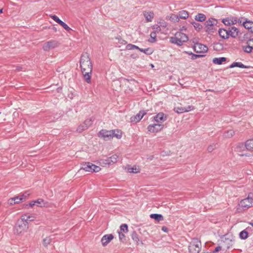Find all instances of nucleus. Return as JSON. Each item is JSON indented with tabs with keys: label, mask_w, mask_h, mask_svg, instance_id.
<instances>
[{
	"label": "nucleus",
	"mask_w": 253,
	"mask_h": 253,
	"mask_svg": "<svg viewBox=\"0 0 253 253\" xmlns=\"http://www.w3.org/2000/svg\"><path fill=\"white\" fill-rule=\"evenodd\" d=\"M35 205L39 207H47L48 206V203L47 202L44 201L42 199H38L35 201Z\"/></svg>",
	"instance_id": "nucleus-18"
},
{
	"label": "nucleus",
	"mask_w": 253,
	"mask_h": 253,
	"mask_svg": "<svg viewBox=\"0 0 253 253\" xmlns=\"http://www.w3.org/2000/svg\"><path fill=\"white\" fill-rule=\"evenodd\" d=\"M81 169L88 172H98L100 170L101 168L90 162H85L82 165Z\"/></svg>",
	"instance_id": "nucleus-7"
},
{
	"label": "nucleus",
	"mask_w": 253,
	"mask_h": 253,
	"mask_svg": "<svg viewBox=\"0 0 253 253\" xmlns=\"http://www.w3.org/2000/svg\"><path fill=\"white\" fill-rule=\"evenodd\" d=\"M92 120L91 119H88L85 120L84 121L83 124H84V125L85 126H86V128L87 129L88 128V127L92 125Z\"/></svg>",
	"instance_id": "nucleus-42"
},
{
	"label": "nucleus",
	"mask_w": 253,
	"mask_h": 253,
	"mask_svg": "<svg viewBox=\"0 0 253 253\" xmlns=\"http://www.w3.org/2000/svg\"><path fill=\"white\" fill-rule=\"evenodd\" d=\"M140 51L144 53L146 55H151L153 52V50L150 48H141L138 49Z\"/></svg>",
	"instance_id": "nucleus-32"
},
{
	"label": "nucleus",
	"mask_w": 253,
	"mask_h": 253,
	"mask_svg": "<svg viewBox=\"0 0 253 253\" xmlns=\"http://www.w3.org/2000/svg\"><path fill=\"white\" fill-rule=\"evenodd\" d=\"M234 134V131L232 129H230L224 132L223 136L226 138H230Z\"/></svg>",
	"instance_id": "nucleus-36"
},
{
	"label": "nucleus",
	"mask_w": 253,
	"mask_h": 253,
	"mask_svg": "<svg viewBox=\"0 0 253 253\" xmlns=\"http://www.w3.org/2000/svg\"><path fill=\"white\" fill-rule=\"evenodd\" d=\"M86 129H87L86 126H85L84 124H83L78 127L77 129V131L80 133Z\"/></svg>",
	"instance_id": "nucleus-41"
},
{
	"label": "nucleus",
	"mask_w": 253,
	"mask_h": 253,
	"mask_svg": "<svg viewBox=\"0 0 253 253\" xmlns=\"http://www.w3.org/2000/svg\"><path fill=\"white\" fill-rule=\"evenodd\" d=\"M228 236L227 235L225 236V237L224 239L223 240V242L227 245L226 248L227 249H229L230 247H232L233 245V238L231 239L228 237H227Z\"/></svg>",
	"instance_id": "nucleus-19"
},
{
	"label": "nucleus",
	"mask_w": 253,
	"mask_h": 253,
	"mask_svg": "<svg viewBox=\"0 0 253 253\" xmlns=\"http://www.w3.org/2000/svg\"><path fill=\"white\" fill-rule=\"evenodd\" d=\"M51 242V239L49 237H46L43 240V244L44 246H47Z\"/></svg>",
	"instance_id": "nucleus-47"
},
{
	"label": "nucleus",
	"mask_w": 253,
	"mask_h": 253,
	"mask_svg": "<svg viewBox=\"0 0 253 253\" xmlns=\"http://www.w3.org/2000/svg\"><path fill=\"white\" fill-rule=\"evenodd\" d=\"M150 39L149 40V42H156V34L155 32H152L150 34Z\"/></svg>",
	"instance_id": "nucleus-43"
},
{
	"label": "nucleus",
	"mask_w": 253,
	"mask_h": 253,
	"mask_svg": "<svg viewBox=\"0 0 253 253\" xmlns=\"http://www.w3.org/2000/svg\"><path fill=\"white\" fill-rule=\"evenodd\" d=\"M186 30V28L185 27H182V28H181V31H183V30Z\"/></svg>",
	"instance_id": "nucleus-60"
},
{
	"label": "nucleus",
	"mask_w": 253,
	"mask_h": 253,
	"mask_svg": "<svg viewBox=\"0 0 253 253\" xmlns=\"http://www.w3.org/2000/svg\"><path fill=\"white\" fill-rule=\"evenodd\" d=\"M2 12V9H0V13Z\"/></svg>",
	"instance_id": "nucleus-63"
},
{
	"label": "nucleus",
	"mask_w": 253,
	"mask_h": 253,
	"mask_svg": "<svg viewBox=\"0 0 253 253\" xmlns=\"http://www.w3.org/2000/svg\"><path fill=\"white\" fill-rule=\"evenodd\" d=\"M80 67L85 81L91 83V75L92 71V64L87 53L83 54L80 59Z\"/></svg>",
	"instance_id": "nucleus-1"
},
{
	"label": "nucleus",
	"mask_w": 253,
	"mask_h": 253,
	"mask_svg": "<svg viewBox=\"0 0 253 253\" xmlns=\"http://www.w3.org/2000/svg\"><path fill=\"white\" fill-rule=\"evenodd\" d=\"M244 27L248 29L251 33H253V22L250 20H246L243 22Z\"/></svg>",
	"instance_id": "nucleus-17"
},
{
	"label": "nucleus",
	"mask_w": 253,
	"mask_h": 253,
	"mask_svg": "<svg viewBox=\"0 0 253 253\" xmlns=\"http://www.w3.org/2000/svg\"><path fill=\"white\" fill-rule=\"evenodd\" d=\"M67 31L69 32L72 29L65 23H63L61 25Z\"/></svg>",
	"instance_id": "nucleus-51"
},
{
	"label": "nucleus",
	"mask_w": 253,
	"mask_h": 253,
	"mask_svg": "<svg viewBox=\"0 0 253 253\" xmlns=\"http://www.w3.org/2000/svg\"><path fill=\"white\" fill-rule=\"evenodd\" d=\"M194 49V51L197 53H205L208 50L207 46L200 43L195 44Z\"/></svg>",
	"instance_id": "nucleus-11"
},
{
	"label": "nucleus",
	"mask_w": 253,
	"mask_h": 253,
	"mask_svg": "<svg viewBox=\"0 0 253 253\" xmlns=\"http://www.w3.org/2000/svg\"><path fill=\"white\" fill-rule=\"evenodd\" d=\"M126 48L128 50H133V49H139V47L135 45L129 43L126 45Z\"/></svg>",
	"instance_id": "nucleus-40"
},
{
	"label": "nucleus",
	"mask_w": 253,
	"mask_h": 253,
	"mask_svg": "<svg viewBox=\"0 0 253 253\" xmlns=\"http://www.w3.org/2000/svg\"><path fill=\"white\" fill-rule=\"evenodd\" d=\"M218 34L220 37L223 39H228L227 31L224 29H219L218 30Z\"/></svg>",
	"instance_id": "nucleus-20"
},
{
	"label": "nucleus",
	"mask_w": 253,
	"mask_h": 253,
	"mask_svg": "<svg viewBox=\"0 0 253 253\" xmlns=\"http://www.w3.org/2000/svg\"><path fill=\"white\" fill-rule=\"evenodd\" d=\"M217 23V20L214 18H210L205 23V30L209 34H211L215 30V26Z\"/></svg>",
	"instance_id": "nucleus-5"
},
{
	"label": "nucleus",
	"mask_w": 253,
	"mask_h": 253,
	"mask_svg": "<svg viewBox=\"0 0 253 253\" xmlns=\"http://www.w3.org/2000/svg\"><path fill=\"white\" fill-rule=\"evenodd\" d=\"M226 60V58L225 57L214 58L213 59L212 62L214 64L221 65Z\"/></svg>",
	"instance_id": "nucleus-28"
},
{
	"label": "nucleus",
	"mask_w": 253,
	"mask_h": 253,
	"mask_svg": "<svg viewBox=\"0 0 253 253\" xmlns=\"http://www.w3.org/2000/svg\"><path fill=\"white\" fill-rule=\"evenodd\" d=\"M252 207H253V194L250 193L247 198L240 201L237 207L236 211L238 212H241Z\"/></svg>",
	"instance_id": "nucleus-2"
},
{
	"label": "nucleus",
	"mask_w": 253,
	"mask_h": 253,
	"mask_svg": "<svg viewBox=\"0 0 253 253\" xmlns=\"http://www.w3.org/2000/svg\"><path fill=\"white\" fill-rule=\"evenodd\" d=\"M126 169H127V172L129 173H136L139 172V169L138 168H137L136 167H131L130 166H127Z\"/></svg>",
	"instance_id": "nucleus-29"
},
{
	"label": "nucleus",
	"mask_w": 253,
	"mask_h": 253,
	"mask_svg": "<svg viewBox=\"0 0 253 253\" xmlns=\"http://www.w3.org/2000/svg\"><path fill=\"white\" fill-rule=\"evenodd\" d=\"M22 218H24L25 221L29 223V221L34 220V216L32 215L24 214L21 216Z\"/></svg>",
	"instance_id": "nucleus-33"
},
{
	"label": "nucleus",
	"mask_w": 253,
	"mask_h": 253,
	"mask_svg": "<svg viewBox=\"0 0 253 253\" xmlns=\"http://www.w3.org/2000/svg\"><path fill=\"white\" fill-rule=\"evenodd\" d=\"M194 109L193 106H188L187 107H175L174 110L178 114L189 112Z\"/></svg>",
	"instance_id": "nucleus-14"
},
{
	"label": "nucleus",
	"mask_w": 253,
	"mask_h": 253,
	"mask_svg": "<svg viewBox=\"0 0 253 253\" xmlns=\"http://www.w3.org/2000/svg\"><path fill=\"white\" fill-rule=\"evenodd\" d=\"M28 222L25 221L24 218L18 219L15 226V232L18 234H21L26 231L28 228Z\"/></svg>",
	"instance_id": "nucleus-4"
},
{
	"label": "nucleus",
	"mask_w": 253,
	"mask_h": 253,
	"mask_svg": "<svg viewBox=\"0 0 253 253\" xmlns=\"http://www.w3.org/2000/svg\"><path fill=\"white\" fill-rule=\"evenodd\" d=\"M247 42H249L250 43L251 42H253V38L249 39Z\"/></svg>",
	"instance_id": "nucleus-61"
},
{
	"label": "nucleus",
	"mask_w": 253,
	"mask_h": 253,
	"mask_svg": "<svg viewBox=\"0 0 253 253\" xmlns=\"http://www.w3.org/2000/svg\"><path fill=\"white\" fill-rule=\"evenodd\" d=\"M113 132L111 130L102 129L99 132L98 136L99 137L103 138L105 140H108L112 138Z\"/></svg>",
	"instance_id": "nucleus-10"
},
{
	"label": "nucleus",
	"mask_w": 253,
	"mask_h": 253,
	"mask_svg": "<svg viewBox=\"0 0 253 253\" xmlns=\"http://www.w3.org/2000/svg\"><path fill=\"white\" fill-rule=\"evenodd\" d=\"M163 127V125L157 123L149 125L147 129L150 132L156 133L161 131Z\"/></svg>",
	"instance_id": "nucleus-9"
},
{
	"label": "nucleus",
	"mask_w": 253,
	"mask_h": 253,
	"mask_svg": "<svg viewBox=\"0 0 253 253\" xmlns=\"http://www.w3.org/2000/svg\"><path fill=\"white\" fill-rule=\"evenodd\" d=\"M26 199V196L24 194H22L21 195L16 196L13 198H10L8 200V202L10 205H13L15 204H19L22 201L25 200Z\"/></svg>",
	"instance_id": "nucleus-12"
},
{
	"label": "nucleus",
	"mask_w": 253,
	"mask_h": 253,
	"mask_svg": "<svg viewBox=\"0 0 253 253\" xmlns=\"http://www.w3.org/2000/svg\"><path fill=\"white\" fill-rule=\"evenodd\" d=\"M111 132H113L112 138L114 137H116V138L120 139L122 136V132L119 129L111 130Z\"/></svg>",
	"instance_id": "nucleus-24"
},
{
	"label": "nucleus",
	"mask_w": 253,
	"mask_h": 253,
	"mask_svg": "<svg viewBox=\"0 0 253 253\" xmlns=\"http://www.w3.org/2000/svg\"><path fill=\"white\" fill-rule=\"evenodd\" d=\"M145 114H146V112L145 111H140L136 115L131 117L130 121L131 122H138L141 120Z\"/></svg>",
	"instance_id": "nucleus-15"
},
{
	"label": "nucleus",
	"mask_w": 253,
	"mask_h": 253,
	"mask_svg": "<svg viewBox=\"0 0 253 253\" xmlns=\"http://www.w3.org/2000/svg\"><path fill=\"white\" fill-rule=\"evenodd\" d=\"M239 30L235 27L231 28L230 37L232 38H236L238 36Z\"/></svg>",
	"instance_id": "nucleus-27"
},
{
	"label": "nucleus",
	"mask_w": 253,
	"mask_h": 253,
	"mask_svg": "<svg viewBox=\"0 0 253 253\" xmlns=\"http://www.w3.org/2000/svg\"><path fill=\"white\" fill-rule=\"evenodd\" d=\"M114 236L112 234H106L104 235L101 240V242L103 246H107L111 241L113 239Z\"/></svg>",
	"instance_id": "nucleus-13"
},
{
	"label": "nucleus",
	"mask_w": 253,
	"mask_h": 253,
	"mask_svg": "<svg viewBox=\"0 0 253 253\" xmlns=\"http://www.w3.org/2000/svg\"><path fill=\"white\" fill-rule=\"evenodd\" d=\"M151 67H154L153 64H151Z\"/></svg>",
	"instance_id": "nucleus-64"
},
{
	"label": "nucleus",
	"mask_w": 253,
	"mask_h": 253,
	"mask_svg": "<svg viewBox=\"0 0 253 253\" xmlns=\"http://www.w3.org/2000/svg\"><path fill=\"white\" fill-rule=\"evenodd\" d=\"M216 143H213L211 145L209 146L207 148V150L209 152H212L216 148Z\"/></svg>",
	"instance_id": "nucleus-46"
},
{
	"label": "nucleus",
	"mask_w": 253,
	"mask_h": 253,
	"mask_svg": "<svg viewBox=\"0 0 253 253\" xmlns=\"http://www.w3.org/2000/svg\"><path fill=\"white\" fill-rule=\"evenodd\" d=\"M189 14L187 11L182 10L180 11L178 13V17L181 19H185L188 17Z\"/></svg>",
	"instance_id": "nucleus-25"
},
{
	"label": "nucleus",
	"mask_w": 253,
	"mask_h": 253,
	"mask_svg": "<svg viewBox=\"0 0 253 253\" xmlns=\"http://www.w3.org/2000/svg\"><path fill=\"white\" fill-rule=\"evenodd\" d=\"M35 201H31L29 204H27L26 205V207L29 206L31 207H33L34 205H35Z\"/></svg>",
	"instance_id": "nucleus-54"
},
{
	"label": "nucleus",
	"mask_w": 253,
	"mask_h": 253,
	"mask_svg": "<svg viewBox=\"0 0 253 253\" xmlns=\"http://www.w3.org/2000/svg\"><path fill=\"white\" fill-rule=\"evenodd\" d=\"M144 15L147 21H151L153 17V13L150 12L149 14H145Z\"/></svg>",
	"instance_id": "nucleus-48"
},
{
	"label": "nucleus",
	"mask_w": 253,
	"mask_h": 253,
	"mask_svg": "<svg viewBox=\"0 0 253 253\" xmlns=\"http://www.w3.org/2000/svg\"><path fill=\"white\" fill-rule=\"evenodd\" d=\"M120 42L121 43L123 44H126V42L124 40H122V39H121L120 40Z\"/></svg>",
	"instance_id": "nucleus-56"
},
{
	"label": "nucleus",
	"mask_w": 253,
	"mask_h": 253,
	"mask_svg": "<svg viewBox=\"0 0 253 253\" xmlns=\"http://www.w3.org/2000/svg\"><path fill=\"white\" fill-rule=\"evenodd\" d=\"M63 23H64V22L60 19V20L57 23H58L59 25H60L61 26Z\"/></svg>",
	"instance_id": "nucleus-59"
},
{
	"label": "nucleus",
	"mask_w": 253,
	"mask_h": 253,
	"mask_svg": "<svg viewBox=\"0 0 253 253\" xmlns=\"http://www.w3.org/2000/svg\"><path fill=\"white\" fill-rule=\"evenodd\" d=\"M195 19L199 22H203L206 20V16L204 14L198 13L195 17Z\"/></svg>",
	"instance_id": "nucleus-26"
},
{
	"label": "nucleus",
	"mask_w": 253,
	"mask_h": 253,
	"mask_svg": "<svg viewBox=\"0 0 253 253\" xmlns=\"http://www.w3.org/2000/svg\"><path fill=\"white\" fill-rule=\"evenodd\" d=\"M221 249V247H220V246H217L216 247L215 249L213 250V252L212 253H217L218 252H219V251H220Z\"/></svg>",
	"instance_id": "nucleus-53"
},
{
	"label": "nucleus",
	"mask_w": 253,
	"mask_h": 253,
	"mask_svg": "<svg viewBox=\"0 0 253 253\" xmlns=\"http://www.w3.org/2000/svg\"><path fill=\"white\" fill-rule=\"evenodd\" d=\"M169 20L173 22H178L179 18L177 14H171L169 16Z\"/></svg>",
	"instance_id": "nucleus-34"
},
{
	"label": "nucleus",
	"mask_w": 253,
	"mask_h": 253,
	"mask_svg": "<svg viewBox=\"0 0 253 253\" xmlns=\"http://www.w3.org/2000/svg\"><path fill=\"white\" fill-rule=\"evenodd\" d=\"M240 237L242 239H246L248 237V233L246 230H243L240 233Z\"/></svg>",
	"instance_id": "nucleus-38"
},
{
	"label": "nucleus",
	"mask_w": 253,
	"mask_h": 253,
	"mask_svg": "<svg viewBox=\"0 0 253 253\" xmlns=\"http://www.w3.org/2000/svg\"><path fill=\"white\" fill-rule=\"evenodd\" d=\"M245 147L247 150L253 151V138L246 141Z\"/></svg>",
	"instance_id": "nucleus-22"
},
{
	"label": "nucleus",
	"mask_w": 253,
	"mask_h": 253,
	"mask_svg": "<svg viewBox=\"0 0 253 253\" xmlns=\"http://www.w3.org/2000/svg\"><path fill=\"white\" fill-rule=\"evenodd\" d=\"M191 24L193 26L195 30H196L198 31H200L203 28L202 25L197 22H192Z\"/></svg>",
	"instance_id": "nucleus-35"
},
{
	"label": "nucleus",
	"mask_w": 253,
	"mask_h": 253,
	"mask_svg": "<svg viewBox=\"0 0 253 253\" xmlns=\"http://www.w3.org/2000/svg\"><path fill=\"white\" fill-rule=\"evenodd\" d=\"M226 31H227V34H228V38H229V37H230V32H231V28H229V29L228 30H226Z\"/></svg>",
	"instance_id": "nucleus-57"
},
{
	"label": "nucleus",
	"mask_w": 253,
	"mask_h": 253,
	"mask_svg": "<svg viewBox=\"0 0 253 253\" xmlns=\"http://www.w3.org/2000/svg\"><path fill=\"white\" fill-rule=\"evenodd\" d=\"M153 28L155 30V32H159L161 31V29L159 25L156 24L153 26Z\"/></svg>",
	"instance_id": "nucleus-49"
},
{
	"label": "nucleus",
	"mask_w": 253,
	"mask_h": 253,
	"mask_svg": "<svg viewBox=\"0 0 253 253\" xmlns=\"http://www.w3.org/2000/svg\"><path fill=\"white\" fill-rule=\"evenodd\" d=\"M127 228H128V226H127V224H123L120 226V231L121 232H122V231L124 232L125 233L127 232L128 231Z\"/></svg>",
	"instance_id": "nucleus-44"
},
{
	"label": "nucleus",
	"mask_w": 253,
	"mask_h": 253,
	"mask_svg": "<svg viewBox=\"0 0 253 253\" xmlns=\"http://www.w3.org/2000/svg\"><path fill=\"white\" fill-rule=\"evenodd\" d=\"M162 230L165 232L168 231V228L166 226L162 227Z\"/></svg>",
	"instance_id": "nucleus-58"
},
{
	"label": "nucleus",
	"mask_w": 253,
	"mask_h": 253,
	"mask_svg": "<svg viewBox=\"0 0 253 253\" xmlns=\"http://www.w3.org/2000/svg\"><path fill=\"white\" fill-rule=\"evenodd\" d=\"M109 158L111 164H114L117 162L118 156L116 154H114L111 156V157H109Z\"/></svg>",
	"instance_id": "nucleus-39"
},
{
	"label": "nucleus",
	"mask_w": 253,
	"mask_h": 253,
	"mask_svg": "<svg viewBox=\"0 0 253 253\" xmlns=\"http://www.w3.org/2000/svg\"><path fill=\"white\" fill-rule=\"evenodd\" d=\"M21 69H22V68H21V67H19V68H17L16 69V70H21Z\"/></svg>",
	"instance_id": "nucleus-62"
},
{
	"label": "nucleus",
	"mask_w": 253,
	"mask_h": 253,
	"mask_svg": "<svg viewBox=\"0 0 253 253\" xmlns=\"http://www.w3.org/2000/svg\"><path fill=\"white\" fill-rule=\"evenodd\" d=\"M201 243L198 239H194L190 243L188 250L190 253H199L201 250Z\"/></svg>",
	"instance_id": "nucleus-6"
},
{
	"label": "nucleus",
	"mask_w": 253,
	"mask_h": 253,
	"mask_svg": "<svg viewBox=\"0 0 253 253\" xmlns=\"http://www.w3.org/2000/svg\"><path fill=\"white\" fill-rule=\"evenodd\" d=\"M239 67L241 68H246L247 67L241 62H233L230 66V68Z\"/></svg>",
	"instance_id": "nucleus-31"
},
{
	"label": "nucleus",
	"mask_w": 253,
	"mask_h": 253,
	"mask_svg": "<svg viewBox=\"0 0 253 253\" xmlns=\"http://www.w3.org/2000/svg\"><path fill=\"white\" fill-rule=\"evenodd\" d=\"M99 163L100 165L103 167H106L112 164L109 158H107L106 159H101L99 160Z\"/></svg>",
	"instance_id": "nucleus-21"
},
{
	"label": "nucleus",
	"mask_w": 253,
	"mask_h": 253,
	"mask_svg": "<svg viewBox=\"0 0 253 253\" xmlns=\"http://www.w3.org/2000/svg\"><path fill=\"white\" fill-rule=\"evenodd\" d=\"M188 40L187 36L181 32H177L174 37L170 38V42L177 45L180 46Z\"/></svg>",
	"instance_id": "nucleus-3"
},
{
	"label": "nucleus",
	"mask_w": 253,
	"mask_h": 253,
	"mask_svg": "<svg viewBox=\"0 0 253 253\" xmlns=\"http://www.w3.org/2000/svg\"><path fill=\"white\" fill-rule=\"evenodd\" d=\"M131 238L134 242H136L137 244H139V240L138 239V235L136 233L133 232L132 234Z\"/></svg>",
	"instance_id": "nucleus-45"
},
{
	"label": "nucleus",
	"mask_w": 253,
	"mask_h": 253,
	"mask_svg": "<svg viewBox=\"0 0 253 253\" xmlns=\"http://www.w3.org/2000/svg\"><path fill=\"white\" fill-rule=\"evenodd\" d=\"M58 42L55 40H51L45 42L42 46V49L45 51H48L59 45Z\"/></svg>",
	"instance_id": "nucleus-8"
},
{
	"label": "nucleus",
	"mask_w": 253,
	"mask_h": 253,
	"mask_svg": "<svg viewBox=\"0 0 253 253\" xmlns=\"http://www.w3.org/2000/svg\"><path fill=\"white\" fill-rule=\"evenodd\" d=\"M223 22L226 25H228L230 24V22H229V21L227 20H226V19H223Z\"/></svg>",
	"instance_id": "nucleus-55"
},
{
	"label": "nucleus",
	"mask_w": 253,
	"mask_h": 253,
	"mask_svg": "<svg viewBox=\"0 0 253 253\" xmlns=\"http://www.w3.org/2000/svg\"><path fill=\"white\" fill-rule=\"evenodd\" d=\"M248 45L243 46V50L245 52L251 53L253 49V45H251V43L247 42Z\"/></svg>",
	"instance_id": "nucleus-30"
},
{
	"label": "nucleus",
	"mask_w": 253,
	"mask_h": 253,
	"mask_svg": "<svg viewBox=\"0 0 253 253\" xmlns=\"http://www.w3.org/2000/svg\"><path fill=\"white\" fill-rule=\"evenodd\" d=\"M51 18L57 23H58V22L60 20V19L55 15H52Z\"/></svg>",
	"instance_id": "nucleus-52"
},
{
	"label": "nucleus",
	"mask_w": 253,
	"mask_h": 253,
	"mask_svg": "<svg viewBox=\"0 0 253 253\" xmlns=\"http://www.w3.org/2000/svg\"><path fill=\"white\" fill-rule=\"evenodd\" d=\"M118 234H119V239L121 241H123L124 240H125V236L124 234L122 233L121 231H118Z\"/></svg>",
	"instance_id": "nucleus-50"
},
{
	"label": "nucleus",
	"mask_w": 253,
	"mask_h": 253,
	"mask_svg": "<svg viewBox=\"0 0 253 253\" xmlns=\"http://www.w3.org/2000/svg\"><path fill=\"white\" fill-rule=\"evenodd\" d=\"M186 53L188 54L189 55H190L191 56V59L192 60H195L197 59L198 58H199L200 57H203L204 56V55H201V54H195L194 53H193L192 52H185Z\"/></svg>",
	"instance_id": "nucleus-37"
},
{
	"label": "nucleus",
	"mask_w": 253,
	"mask_h": 253,
	"mask_svg": "<svg viewBox=\"0 0 253 253\" xmlns=\"http://www.w3.org/2000/svg\"><path fill=\"white\" fill-rule=\"evenodd\" d=\"M151 218L154 219L157 221H160L164 219L163 215L161 214L153 213L150 215Z\"/></svg>",
	"instance_id": "nucleus-23"
},
{
	"label": "nucleus",
	"mask_w": 253,
	"mask_h": 253,
	"mask_svg": "<svg viewBox=\"0 0 253 253\" xmlns=\"http://www.w3.org/2000/svg\"><path fill=\"white\" fill-rule=\"evenodd\" d=\"M167 118V116L163 113H159L154 117V120L158 124H159L165 122Z\"/></svg>",
	"instance_id": "nucleus-16"
}]
</instances>
